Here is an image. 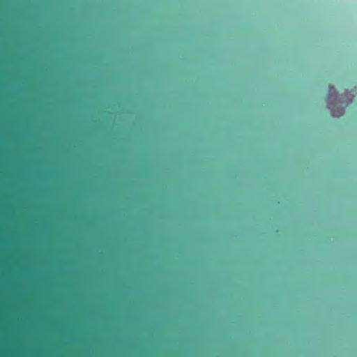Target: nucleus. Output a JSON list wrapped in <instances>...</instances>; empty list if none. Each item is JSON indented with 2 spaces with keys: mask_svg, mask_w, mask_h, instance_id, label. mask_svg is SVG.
<instances>
[{
  "mask_svg": "<svg viewBox=\"0 0 357 357\" xmlns=\"http://www.w3.org/2000/svg\"><path fill=\"white\" fill-rule=\"evenodd\" d=\"M334 106H335V105H333V102H328V107L330 109L333 110V107H334Z\"/></svg>",
  "mask_w": 357,
  "mask_h": 357,
  "instance_id": "f03ea898",
  "label": "nucleus"
},
{
  "mask_svg": "<svg viewBox=\"0 0 357 357\" xmlns=\"http://www.w3.org/2000/svg\"><path fill=\"white\" fill-rule=\"evenodd\" d=\"M338 98L337 92L333 86H329L328 93V101L331 102V99L333 98L334 101H337Z\"/></svg>",
  "mask_w": 357,
  "mask_h": 357,
  "instance_id": "f257e3e1",
  "label": "nucleus"
}]
</instances>
